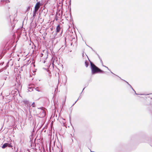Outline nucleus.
<instances>
[{"label":"nucleus","instance_id":"f257e3e1","mask_svg":"<svg viewBox=\"0 0 152 152\" xmlns=\"http://www.w3.org/2000/svg\"><path fill=\"white\" fill-rule=\"evenodd\" d=\"M89 61L90 62L91 68V70L92 74L93 75L98 73V72L104 73V72L97 67L94 64L91 62L90 60Z\"/></svg>","mask_w":152,"mask_h":152},{"label":"nucleus","instance_id":"f03ea898","mask_svg":"<svg viewBox=\"0 0 152 152\" xmlns=\"http://www.w3.org/2000/svg\"><path fill=\"white\" fill-rule=\"evenodd\" d=\"M43 107H41L38 108L39 110L38 111L40 112V115L42 117H44L46 115V112L45 110L43 109Z\"/></svg>","mask_w":152,"mask_h":152},{"label":"nucleus","instance_id":"7ed1b4c3","mask_svg":"<svg viewBox=\"0 0 152 152\" xmlns=\"http://www.w3.org/2000/svg\"><path fill=\"white\" fill-rule=\"evenodd\" d=\"M41 5L42 4L40 2H37L35 6L34 10H35V11H37Z\"/></svg>","mask_w":152,"mask_h":152},{"label":"nucleus","instance_id":"20e7f679","mask_svg":"<svg viewBox=\"0 0 152 152\" xmlns=\"http://www.w3.org/2000/svg\"><path fill=\"white\" fill-rule=\"evenodd\" d=\"M23 105L26 106L27 108L30 107V104H29V102L28 101L26 100H24L23 101Z\"/></svg>","mask_w":152,"mask_h":152},{"label":"nucleus","instance_id":"39448f33","mask_svg":"<svg viewBox=\"0 0 152 152\" xmlns=\"http://www.w3.org/2000/svg\"><path fill=\"white\" fill-rule=\"evenodd\" d=\"M60 30H61L60 26V25H58L56 27V32L57 33H58L59 32Z\"/></svg>","mask_w":152,"mask_h":152},{"label":"nucleus","instance_id":"423d86ee","mask_svg":"<svg viewBox=\"0 0 152 152\" xmlns=\"http://www.w3.org/2000/svg\"><path fill=\"white\" fill-rule=\"evenodd\" d=\"M8 145H10V144L8 143H5L2 146V148H4L7 147Z\"/></svg>","mask_w":152,"mask_h":152},{"label":"nucleus","instance_id":"0eeeda50","mask_svg":"<svg viewBox=\"0 0 152 152\" xmlns=\"http://www.w3.org/2000/svg\"><path fill=\"white\" fill-rule=\"evenodd\" d=\"M28 91H29L31 92L33 91L34 88L33 87H29L28 88Z\"/></svg>","mask_w":152,"mask_h":152},{"label":"nucleus","instance_id":"6e6552de","mask_svg":"<svg viewBox=\"0 0 152 152\" xmlns=\"http://www.w3.org/2000/svg\"><path fill=\"white\" fill-rule=\"evenodd\" d=\"M99 58L100 60V61L101 62V63H102V66L105 67L106 68H107L110 71V70L109 69V68H108V67H107L105 66H104V65H103V62L102 61V60L100 58V57L99 56Z\"/></svg>","mask_w":152,"mask_h":152},{"label":"nucleus","instance_id":"1a4fd4ad","mask_svg":"<svg viewBox=\"0 0 152 152\" xmlns=\"http://www.w3.org/2000/svg\"><path fill=\"white\" fill-rule=\"evenodd\" d=\"M85 65L86 67H87L89 64V62L87 61H85Z\"/></svg>","mask_w":152,"mask_h":152},{"label":"nucleus","instance_id":"9d476101","mask_svg":"<svg viewBox=\"0 0 152 152\" xmlns=\"http://www.w3.org/2000/svg\"><path fill=\"white\" fill-rule=\"evenodd\" d=\"M120 79H121V80H123V81H125L126 82V83H127V84H128V85H129V86H130V88H131L132 89H133V88H132V86H131L130 84H129L128 83V82H126V81H125V80H123V79H121V78L120 77Z\"/></svg>","mask_w":152,"mask_h":152},{"label":"nucleus","instance_id":"9b49d317","mask_svg":"<svg viewBox=\"0 0 152 152\" xmlns=\"http://www.w3.org/2000/svg\"><path fill=\"white\" fill-rule=\"evenodd\" d=\"M37 11H35V10H34L33 11V17H35L36 16V12H37Z\"/></svg>","mask_w":152,"mask_h":152},{"label":"nucleus","instance_id":"f8f14e48","mask_svg":"<svg viewBox=\"0 0 152 152\" xmlns=\"http://www.w3.org/2000/svg\"><path fill=\"white\" fill-rule=\"evenodd\" d=\"M65 47H66V46H63L62 47H61V48H60V49H61L63 50H64Z\"/></svg>","mask_w":152,"mask_h":152},{"label":"nucleus","instance_id":"ddd939ff","mask_svg":"<svg viewBox=\"0 0 152 152\" xmlns=\"http://www.w3.org/2000/svg\"><path fill=\"white\" fill-rule=\"evenodd\" d=\"M33 107H35V103L34 102H33L31 105Z\"/></svg>","mask_w":152,"mask_h":152},{"label":"nucleus","instance_id":"4468645a","mask_svg":"<svg viewBox=\"0 0 152 152\" xmlns=\"http://www.w3.org/2000/svg\"><path fill=\"white\" fill-rule=\"evenodd\" d=\"M34 89L37 91L39 92L40 91L38 89V88L37 87L36 88H35Z\"/></svg>","mask_w":152,"mask_h":152},{"label":"nucleus","instance_id":"2eb2a0df","mask_svg":"<svg viewBox=\"0 0 152 152\" xmlns=\"http://www.w3.org/2000/svg\"><path fill=\"white\" fill-rule=\"evenodd\" d=\"M79 98H78V99L75 102V103L73 104V105H74L76 102L79 99Z\"/></svg>","mask_w":152,"mask_h":152},{"label":"nucleus","instance_id":"dca6fc26","mask_svg":"<svg viewBox=\"0 0 152 152\" xmlns=\"http://www.w3.org/2000/svg\"><path fill=\"white\" fill-rule=\"evenodd\" d=\"M66 96L65 97V100H64V103H65V101H66Z\"/></svg>","mask_w":152,"mask_h":152},{"label":"nucleus","instance_id":"f3484780","mask_svg":"<svg viewBox=\"0 0 152 152\" xmlns=\"http://www.w3.org/2000/svg\"><path fill=\"white\" fill-rule=\"evenodd\" d=\"M4 79H5V80H6V78H7V77H4Z\"/></svg>","mask_w":152,"mask_h":152},{"label":"nucleus","instance_id":"a211bd4d","mask_svg":"<svg viewBox=\"0 0 152 152\" xmlns=\"http://www.w3.org/2000/svg\"><path fill=\"white\" fill-rule=\"evenodd\" d=\"M43 56V54L42 53H41V57H42Z\"/></svg>","mask_w":152,"mask_h":152},{"label":"nucleus","instance_id":"6ab92c4d","mask_svg":"<svg viewBox=\"0 0 152 152\" xmlns=\"http://www.w3.org/2000/svg\"><path fill=\"white\" fill-rule=\"evenodd\" d=\"M111 72L112 73V74H114V73H113L111 71Z\"/></svg>","mask_w":152,"mask_h":152},{"label":"nucleus","instance_id":"aec40b11","mask_svg":"<svg viewBox=\"0 0 152 152\" xmlns=\"http://www.w3.org/2000/svg\"><path fill=\"white\" fill-rule=\"evenodd\" d=\"M4 1V0H1V1Z\"/></svg>","mask_w":152,"mask_h":152},{"label":"nucleus","instance_id":"412c9836","mask_svg":"<svg viewBox=\"0 0 152 152\" xmlns=\"http://www.w3.org/2000/svg\"><path fill=\"white\" fill-rule=\"evenodd\" d=\"M8 2H10V1H9V0H8Z\"/></svg>","mask_w":152,"mask_h":152},{"label":"nucleus","instance_id":"4be33fe9","mask_svg":"<svg viewBox=\"0 0 152 152\" xmlns=\"http://www.w3.org/2000/svg\"><path fill=\"white\" fill-rule=\"evenodd\" d=\"M72 43L71 44V45H72Z\"/></svg>","mask_w":152,"mask_h":152},{"label":"nucleus","instance_id":"5701e85b","mask_svg":"<svg viewBox=\"0 0 152 152\" xmlns=\"http://www.w3.org/2000/svg\"><path fill=\"white\" fill-rule=\"evenodd\" d=\"M83 55H84V54L83 53Z\"/></svg>","mask_w":152,"mask_h":152},{"label":"nucleus","instance_id":"b1692460","mask_svg":"<svg viewBox=\"0 0 152 152\" xmlns=\"http://www.w3.org/2000/svg\"><path fill=\"white\" fill-rule=\"evenodd\" d=\"M84 88H84L83 89V91H83V90H84Z\"/></svg>","mask_w":152,"mask_h":152},{"label":"nucleus","instance_id":"393cba45","mask_svg":"<svg viewBox=\"0 0 152 152\" xmlns=\"http://www.w3.org/2000/svg\"><path fill=\"white\" fill-rule=\"evenodd\" d=\"M116 76H117L118 77V76L117 75H116Z\"/></svg>","mask_w":152,"mask_h":152},{"label":"nucleus","instance_id":"a878e982","mask_svg":"<svg viewBox=\"0 0 152 152\" xmlns=\"http://www.w3.org/2000/svg\"><path fill=\"white\" fill-rule=\"evenodd\" d=\"M116 76H117L118 77V76L117 75H116Z\"/></svg>","mask_w":152,"mask_h":152},{"label":"nucleus","instance_id":"bb28decb","mask_svg":"<svg viewBox=\"0 0 152 152\" xmlns=\"http://www.w3.org/2000/svg\"><path fill=\"white\" fill-rule=\"evenodd\" d=\"M116 76H117L118 77V76L117 75H116Z\"/></svg>","mask_w":152,"mask_h":152},{"label":"nucleus","instance_id":"cd10ccee","mask_svg":"<svg viewBox=\"0 0 152 152\" xmlns=\"http://www.w3.org/2000/svg\"><path fill=\"white\" fill-rule=\"evenodd\" d=\"M90 151H91V152H92V151H91V150Z\"/></svg>","mask_w":152,"mask_h":152}]
</instances>
